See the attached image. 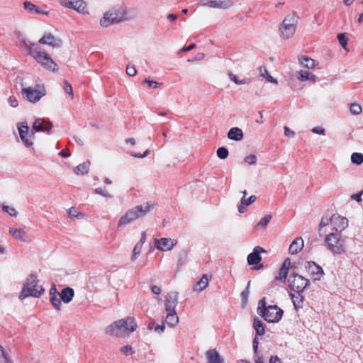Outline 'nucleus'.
Here are the masks:
<instances>
[{
  "mask_svg": "<svg viewBox=\"0 0 363 363\" xmlns=\"http://www.w3.org/2000/svg\"><path fill=\"white\" fill-rule=\"evenodd\" d=\"M22 42L28 50V54L31 55L45 68L52 72L58 69L57 65L52 60L50 55L45 52L40 51L37 45L26 38H23Z\"/></svg>",
  "mask_w": 363,
  "mask_h": 363,
  "instance_id": "nucleus-1",
  "label": "nucleus"
},
{
  "mask_svg": "<svg viewBox=\"0 0 363 363\" xmlns=\"http://www.w3.org/2000/svg\"><path fill=\"white\" fill-rule=\"evenodd\" d=\"M155 206L156 203L147 201L143 204L138 205L129 209L126 211L125 214L119 219L118 227L128 225L132 221L145 216L147 213L153 210Z\"/></svg>",
  "mask_w": 363,
  "mask_h": 363,
  "instance_id": "nucleus-2",
  "label": "nucleus"
},
{
  "mask_svg": "<svg viewBox=\"0 0 363 363\" xmlns=\"http://www.w3.org/2000/svg\"><path fill=\"white\" fill-rule=\"evenodd\" d=\"M137 328L135 318L127 317L115 321L106 328V333L111 336L124 337L127 333L133 332Z\"/></svg>",
  "mask_w": 363,
  "mask_h": 363,
  "instance_id": "nucleus-3",
  "label": "nucleus"
},
{
  "mask_svg": "<svg viewBox=\"0 0 363 363\" xmlns=\"http://www.w3.org/2000/svg\"><path fill=\"white\" fill-rule=\"evenodd\" d=\"M266 304L265 297L259 301L257 313L267 322H279L282 318L284 313L283 311L276 305L266 306Z\"/></svg>",
  "mask_w": 363,
  "mask_h": 363,
  "instance_id": "nucleus-4",
  "label": "nucleus"
},
{
  "mask_svg": "<svg viewBox=\"0 0 363 363\" xmlns=\"http://www.w3.org/2000/svg\"><path fill=\"white\" fill-rule=\"evenodd\" d=\"M326 248L334 255H342L346 251V239L340 232H332L324 239Z\"/></svg>",
  "mask_w": 363,
  "mask_h": 363,
  "instance_id": "nucleus-5",
  "label": "nucleus"
},
{
  "mask_svg": "<svg viewBox=\"0 0 363 363\" xmlns=\"http://www.w3.org/2000/svg\"><path fill=\"white\" fill-rule=\"evenodd\" d=\"M38 277L35 274H30L26 280L19 298L23 299L28 296L40 297L45 291L43 286H38Z\"/></svg>",
  "mask_w": 363,
  "mask_h": 363,
  "instance_id": "nucleus-6",
  "label": "nucleus"
},
{
  "mask_svg": "<svg viewBox=\"0 0 363 363\" xmlns=\"http://www.w3.org/2000/svg\"><path fill=\"white\" fill-rule=\"evenodd\" d=\"M297 20L294 16H287L279 27V31L281 38L286 40L291 38L296 30Z\"/></svg>",
  "mask_w": 363,
  "mask_h": 363,
  "instance_id": "nucleus-7",
  "label": "nucleus"
},
{
  "mask_svg": "<svg viewBox=\"0 0 363 363\" xmlns=\"http://www.w3.org/2000/svg\"><path fill=\"white\" fill-rule=\"evenodd\" d=\"M288 282L291 289L298 294L303 293L304 289L309 284L308 279L297 274H291L288 279Z\"/></svg>",
  "mask_w": 363,
  "mask_h": 363,
  "instance_id": "nucleus-8",
  "label": "nucleus"
},
{
  "mask_svg": "<svg viewBox=\"0 0 363 363\" xmlns=\"http://www.w3.org/2000/svg\"><path fill=\"white\" fill-rule=\"evenodd\" d=\"M123 21L122 15L118 10L112 9L106 12L100 20V25L103 27H108L113 23H117Z\"/></svg>",
  "mask_w": 363,
  "mask_h": 363,
  "instance_id": "nucleus-9",
  "label": "nucleus"
},
{
  "mask_svg": "<svg viewBox=\"0 0 363 363\" xmlns=\"http://www.w3.org/2000/svg\"><path fill=\"white\" fill-rule=\"evenodd\" d=\"M22 95L28 101L36 103L45 95V91L44 89H39L32 87H23Z\"/></svg>",
  "mask_w": 363,
  "mask_h": 363,
  "instance_id": "nucleus-10",
  "label": "nucleus"
},
{
  "mask_svg": "<svg viewBox=\"0 0 363 363\" xmlns=\"http://www.w3.org/2000/svg\"><path fill=\"white\" fill-rule=\"evenodd\" d=\"M20 138L26 147H30L33 145V140L35 137L33 131L29 133V127L26 122L21 123L18 126Z\"/></svg>",
  "mask_w": 363,
  "mask_h": 363,
  "instance_id": "nucleus-11",
  "label": "nucleus"
},
{
  "mask_svg": "<svg viewBox=\"0 0 363 363\" xmlns=\"http://www.w3.org/2000/svg\"><path fill=\"white\" fill-rule=\"evenodd\" d=\"M60 4L69 9H74L82 13H87L86 4L83 0H59Z\"/></svg>",
  "mask_w": 363,
  "mask_h": 363,
  "instance_id": "nucleus-12",
  "label": "nucleus"
},
{
  "mask_svg": "<svg viewBox=\"0 0 363 363\" xmlns=\"http://www.w3.org/2000/svg\"><path fill=\"white\" fill-rule=\"evenodd\" d=\"M305 268L315 281L320 280L324 274L322 267L316 264L313 261L306 262L305 264Z\"/></svg>",
  "mask_w": 363,
  "mask_h": 363,
  "instance_id": "nucleus-13",
  "label": "nucleus"
},
{
  "mask_svg": "<svg viewBox=\"0 0 363 363\" xmlns=\"http://www.w3.org/2000/svg\"><path fill=\"white\" fill-rule=\"evenodd\" d=\"M178 303V293L171 292L167 294L164 301V308L167 313L176 312L175 308Z\"/></svg>",
  "mask_w": 363,
  "mask_h": 363,
  "instance_id": "nucleus-14",
  "label": "nucleus"
},
{
  "mask_svg": "<svg viewBox=\"0 0 363 363\" xmlns=\"http://www.w3.org/2000/svg\"><path fill=\"white\" fill-rule=\"evenodd\" d=\"M52 128V123L44 118H37L33 124V130L36 132H44L48 134L50 133Z\"/></svg>",
  "mask_w": 363,
  "mask_h": 363,
  "instance_id": "nucleus-15",
  "label": "nucleus"
},
{
  "mask_svg": "<svg viewBox=\"0 0 363 363\" xmlns=\"http://www.w3.org/2000/svg\"><path fill=\"white\" fill-rule=\"evenodd\" d=\"M330 220L333 225L334 232H340L341 233L348 226V220L338 215H333Z\"/></svg>",
  "mask_w": 363,
  "mask_h": 363,
  "instance_id": "nucleus-16",
  "label": "nucleus"
},
{
  "mask_svg": "<svg viewBox=\"0 0 363 363\" xmlns=\"http://www.w3.org/2000/svg\"><path fill=\"white\" fill-rule=\"evenodd\" d=\"M177 242L171 238L155 239V245L157 249L162 251H169L176 245Z\"/></svg>",
  "mask_w": 363,
  "mask_h": 363,
  "instance_id": "nucleus-17",
  "label": "nucleus"
},
{
  "mask_svg": "<svg viewBox=\"0 0 363 363\" xmlns=\"http://www.w3.org/2000/svg\"><path fill=\"white\" fill-rule=\"evenodd\" d=\"M39 43L48 45L52 47L60 48L62 46V41L61 39L56 38L51 33H45L40 40Z\"/></svg>",
  "mask_w": 363,
  "mask_h": 363,
  "instance_id": "nucleus-18",
  "label": "nucleus"
},
{
  "mask_svg": "<svg viewBox=\"0 0 363 363\" xmlns=\"http://www.w3.org/2000/svg\"><path fill=\"white\" fill-rule=\"evenodd\" d=\"M265 250L259 246H256L253 249V252L250 253L247 256V263L250 265H254L258 264L261 259L262 257L260 256L261 252H265Z\"/></svg>",
  "mask_w": 363,
  "mask_h": 363,
  "instance_id": "nucleus-19",
  "label": "nucleus"
},
{
  "mask_svg": "<svg viewBox=\"0 0 363 363\" xmlns=\"http://www.w3.org/2000/svg\"><path fill=\"white\" fill-rule=\"evenodd\" d=\"M291 260L289 258H286L279 271V274L276 276L275 280H279L284 283L289 274V270L291 266Z\"/></svg>",
  "mask_w": 363,
  "mask_h": 363,
  "instance_id": "nucleus-20",
  "label": "nucleus"
},
{
  "mask_svg": "<svg viewBox=\"0 0 363 363\" xmlns=\"http://www.w3.org/2000/svg\"><path fill=\"white\" fill-rule=\"evenodd\" d=\"M208 363H223V359L216 349L209 350L206 353Z\"/></svg>",
  "mask_w": 363,
  "mask_h": 363,
  "instance_id": "nucleus-21",
  "label": "nucleus"
},
{
  "mask_svg": "<svg viewBox=\"0 0 363 363\" xmlns=\"http://www.w3.org/2000/svg\"><path fill=\"white\" fill-rule=\"evenodd\" d=\"M303 247V240L301 238H296L290 245L289 251L291 255H296Z\"/></svg>",
  "mask_w": 363,
  "mask_h": 363,
  "instance_id": "nucleus-22",
  "label": "nucleus"
},
{
  "mask_svg": "<svg viewBox=\"0 0 363 363\" xmlns=\"http://www.w3.org/2000/svg\"><path fill=\"white\" fill-rule=\"evenodd\" d=\"M233 1H216V0H209L208 2V6L211 8H216V9H228L232 6Z\"/></svg>",
  "mask_w": 363,
  "mask_h": 363,
  "instance_id": "nucleus-23",
  "label": "nucleus"
},
{
  "mask_svg": "<svg viewBox=\"0 0 363 363\" xmlns=\"http://www.w3.org/2000/svg\"><path fill=\"white\" fill-rule=\"evenodd\" d=\"M74 296V291L72 288L65 287L64 288L60 294V298L65 303H69Z\"/></svg>",
  "mask_w": 363,
  "mask_h": 363,
  "instance_id": "nucleus-24",
  "label": "nucleus"
},
{
  "mask_svg": "<svg viewBox=\"0 0 363 363\" xmlns=\"http://www.w3.org/2000/svg\"><path fill=\"white\" fill-rule=\"evenodd\" d=\"M228 138L230 140H233L235 141H240L243 138V132L242 130L237 127H234L230 129L228 133Z\"/></svg>",
  "mask_w": 363,
  "mask_h": 363,
  "instance_id": "nucleus-25",
  "label": "nucleus"
},
{
  "mask_svg": "<svg viewBox=\"0 0 363 363\" xmlns=\"http://www.w3.org/2000/svg\"><path fill=\"white\" fill-rule=\"evenodd\" d=\"M289 296L293 302L294 306L296 311L300 308H302L303 306V299L304 297L302 295V293L300 294L295 295L292 293L289 294Z\"/></svg>",
  "mask_w": 363,
  "mask_h": 363,
  "instance_id": "nucleus-26",
  "label": "nucleus"
},
{
  "mask_svg": "<svg viewBox=\"0 0 363 363\" xmlns=\"http://www.w3.org/2000/svg\"><path fill=\"white\" fill-rule=\"evenodd\" d=\"M23 8L30 13H42L45 15H48V13L47 11H41L38 6L28 1L23 2Z\"/></svg>",
  "mask_w": 363,
  "mask_h": 363,
  "instance_id": "nucleus-27",
  "label": "nucleus"
},
{
  "mask_svg": "<svg viewBox=\"0 0 363 363\" xmlns=\"http://www.w3.org/2000/svg\"><path fill=\"white\" fill-rule=\"evenodd\" d=\"M9 233L17 240L23 242L29 241L28 239H27L26 233L23 229L10 228Z\"/></svg>",
  "mask_w": 363,
  "mask_h": 363,
  "instance_id": "nucleus-28",
  "label": "nucleus"
},
{
  "mask_svg": "<svg viewBox=\"0 0 363 363\" xmlns=\"http://www.w3.org/2000/svg\"><path fill=\"white\" fill-rule=\"evenodd\" d=\"M90 167V162L86 161L79 164L74 169V172L77 174L84 175L88 174Z\"/></svg>",
  "mask_w": 363,
  "mask_h": 363,
  "instance_id": "nucleus-29",
  "label": "nucleus"
},
{
  "mask_svg": "<svg viewBox=\"0 0 363 363\" xmlns=\"http://www.w3.org/2000/svg\"><path fill=\"white\" fill-rule=\"evenodd\" d=\"M253 328H255V330L256 331L257 335H262L265 333V328H264V325L263 323L262 322L261 320H259L257 318L254 319Z\"/></svg>",
  "mask_w": 363,
  "mask_h": 363,
  "instance_id": "nucleus-30",
  "label": "nucleus"
},
{
  "mask_svg": "<svg viewBox=\"0 0 363 363\" xmlns=\"http://www.w3.org/2000/svg\"><path fill=\"white\" fill-rule=\"evenodd\" d=\"M165 322L170 327L175 326L179 322V317L177 313H167L165 318Z\"/></svg>",
  "mask_w": 363,
  "mask_h": 363,
  "instance_id": "nucleus-31",
  "label": "nucleus"
},
{
  "mask_svg": "<svg viewBox=\"0 0 363 363\" xmlns=\"http://www.w3.org/2000/svg\"><path fill=\"white\" fill-rule=\"evenodd\" d=\"M208 285V278L206 274H203L200 280L196 283L194 291H202Z\"/></svg>",
  "mask_w": 363,
  "mask_h": 363,
  "instance_id": "nucleus-32",
  "label": "nucleus"
},
{
  "mask_svg": "<svg viewBox=\"0 0 363 363\" xmlns=\"http://www.w3.org/2000/svg\"><path fill=\"white\" fill-rule=\"evenodd\" d=\"M298 79L301 81L313 80L314 81L315 76L310 73L308 70H301L298 73Z\"/></svg>",
  "mask_w": 363,
  "mask_h": 363,
  "instance_id": "nucleus-33",
  "label": "nucleus"
},
{
  "mask_svg": "<svg viewBox=\"0 0 363 363\" xmlns=\"http://www.w3.org/2000/svg\"><path fill=\"white\" fill-rule=\"evenodd\" d=\"M300 63L307 68H313L315 67V63L313 59L308 57H301L300 60Z\"/></svg>",
  "mask_w": 363,
  "mask_h": 363,
  "instance_id": "nucleus-34",
  "label": "nucleus"
},
{
  "mask_svg": "<svg viewBox=\"0 0 363 363\" xmlns=\"http://www.w3.org/2000/svg\"><path fill=\"white\" fill-rule=\"evenodd\" d=\"M351 161L353 164L357 165L361 164L363 162V154L359 152H354L351 155Z\"/></svg>",
  "mask_w": 363,
  "mask_h": 363,
  "instance_id": "nucleus-35",
  "label": "nucleus"
},
{
  "mask_svg": "<svg viewBox=\"0 0 363 363\" xmlns=\"http://www.w3.org/2000/svg\"><path fill=\"white\" fill-rule=\"evenodd\" d=\"M259 72L261 76L265 77L269 82L277 83V81L268 74L267 70L264 67H259Z\"/></svg>",
  "mask_w": 363,
  "mask_h": 363,
  "instance_id": "nucleus-36",
  "label": "nucleus"
},
{
  "mask_svg": "<svg viewBox=\"0 0 363 363\" xmlns=\"http://www.w3.org/2000/svg\"><path fill=\"white\" fill-rule=\"evenodd\" d=\"M61 298L60 296H52L50 298V301L52 306L56 310H60L61 309Z\"/></svg>",
  "mask_w": 363,
  "mask_h": 363,
  "instance_id": "nucleus-37",
  "label": "nucleus"
},
{
  "mask_svg": "<svg viewBox=\"0 0 363 363\" xmlns=\"http://www.w3.org/2000/svg\"><path fill=\"white\" fill-rule=\"evenodd\" d=\"M142 247H143V245H141V243H138V242L136 243V245H135V247L133 248V255L131 256L132 261H135L138 258V256L141 252Z\"/></svg>",
  "mask_w": 363,
  "mask_h": 363,
  "instance_id": "nucleus-38",
  "label": "nucleus"
},
{
  "mask_svg": "<svg viewBox=\"0 0 363 363\" xmlns=\"http://www.w3.org/2000/svg\"><path fill=\"white\" fill-rule=\"evenodd\" d=\"M217 156L222 160L226 159L229 155L228 150L226 147H220L217 150Z\"/></svg>",
  "mask_w": 363,
  "mask_h": 363,
  "instance_id": "nucleus-39",
  "label": "nucleus"
},
{
  "mask_svg": "<svg viewBox=\"0 0 363 363\" xmlns=\"http://www.w3.org/2000/svg\"><path fill=\"white\" fill-rule=\"evenodd\" d=\"M272 218V216L271 214L266 215L259 220V222L257 223V226H259L262 228H266V226L269 223Z\"/></svg>",
  "mask_w": 363,
  "mask_h": 363,
  "instance_id": "nucleus-40",
  "label": "nucleus"
},
{
  "mask_svg": "<svg viewBox=\"0 0 363 363\" xmlns=\"http://www.w3.org/2000/svg\"><path fill=\"white\" fill-rule=\"evenodd\" d=\"M337 39L340 44L342 46L343 48H346L347 44V37L345 33H340L337 35Z\"/></svg>",
  "mask_w": 363,
  "mask_h": 363,
  "instance_id": "nucleus-41",
  "label": "nucleus"
},
{
  "mask_svg": "<svg viewBox=\"0 0 363 363\" xmlns=\"http://www.w3.org/2000/svg\"><path fill=\"white\" fill-rule=\"evenodd\" d=\"M350 109L351 113L354 115H358L362 112V106L355 103L351 104Z\"/></svg>",
  "mask_w": 363,
  "mask_h": 363,
  "instance_id": "nucleus-42",
  "label": "nucleus"
},
{
  "mask_svg": "<svg viewBox=\"0 0 363 363\" xmlns=\"http://www.w3.org/2000/svg\"><path fill=\"white\" fill-rule=\"evenodd\" d=\"M121 352L125 355H131L134 353L133 349L130 345H125L120 349Z\"/></svg>",
  "mask_w": 363,
  "mask_h": 363,
  "instance_id": "nucleus-43",
  "label": "nucleus"
},
{
  "mask_svg": "<svg viewBox=\"0 0 363 363\" xmlns=\"http://www.w3.org/2000/svg\"><path fill=\"white\" fill-rule=\"evenodd\" d=\"M250 284V281H249L247 283L246 289L241 292V297H242V300L243 303H246L247 301V297L250 294V290H249Z\"/></svg>",
  "mask_w": 363,
  "mask_h": 363,
  "instance_id": "nucleus-44",
  "label": "nucleus"
},
{
  "mask_svg": "<svg viewBox=\"0 0 363 363\" xmlns=\"http://www.w3.org/2000/svg\"><path fill=\"white\" fill-rule=\"evenodd\" d=\"M249 205L250 204H247V201L245 199V198H242L240 203L238 206V211L241 213H244L245 208Z\"/></svg>",
  "mask_w": 363,
  "mask_h": 363,
  "instance_id": "nucleus-45",
  "label": "nucleus"
},
{
  "mask_svg": "<svg viewBox=\"0 0 363 363\" xmlns=\"http://www.w3.org/2000/svg\"><path fill=\"white\" fill-rule=\"evenodd\" d=\"M244 160L249 164H255L257 162V157L255 155H250L246 156Z\"/></svg>",
  "mask_w": 363,
  "mask_h": 363,
  "instance_id": "nucleus-46",
  "label": "nucleus"
},
{
  "mask_svg": "<svg viewBox=\"0 0 363 363\" xmlns=\"http://www.w3.org/2000/svg\"><path fill=\"white\" fill-rule=\"evenodd\" d=\"M95 192L96 194H99L104 197H106V198H111V195H110L108 191L104 189H102V188H96L95 189Z\"/></svg>",
  "mask_w": 363,
  "mask_h": 363,
  "instance_id": "nucleus-47",
  "label": "nucleus"
},
{
  "mask_svg": "<svg viewBox=\"0 0 363 363\" xmlns=\"http://www.w3.org/2000/svg\"><path fill=\"white\" fill-rule=\"evenodd\" d=\"M3 210L8 213L11 216H16L17 215L16 209L9 206H4Z\"/></svg>",
  "mask_w": 363,
  "mask_h": 363,
  "instance_id": "nucleus-48",
  "label": "nucleus"
},
{
  "mask_svg": "<svg viewBox=\"0 0 363 363\" xmlns=\"http://www.w3.org/2000/svg\"><path fill=\"white\" fill-rule=\"evenodd\" d=\"M64 90L66 93L73 98V89L72 85L67 82H65Z\"/></svg>",
  "mask_w": 363,
  "mask_h": 363,
  "instance_id": "nucleus-49",
  "label": "nucleus"
},
{
  "mask_svg": "<svg viewBox=\"0 0 363 363\" xmlns=\"http://www.w3.org/2000/svg\"><path fill=\"white\" fill-rule=\"evenodd\" d=\"M126 73L130 77H133L137 74L136 69L133 65H128L126 67Z\"/></svg>",
  "mask_w": 363,
  "mask_h": 363,
  "instance_id": "nucleus-50",
  "label": "nucleus"
},
{
  "mask_svg": "<svg viewBox=\"0 0 363 363\" xmlns=\"http://www.w3.org/2000/svg\"><path fill=\"white\" fill-rule=\"evenodd\" d=\"M8 102L12 107H16L18 105L17 99L13 96H11L9 98Z\"/></svg>",
  "mask_w": 363,
  "mask_h": 363,
  "instance_id": "nucleus-51",
  "label": "nucleus"
},
{
  "mask_svg": "<svg viewBox=\"0 0 363 363\" xmlns=\"http://www.w3.org/2000/svg\"><path fill=\"white\" fill-rule=\"evenodd\" d=\"M143 82L148 84L150 87L157 88V87H159L160 86V83H158V82H157L155 81H152V80H149V79H145L143 81Z\"/></svg>",
  "mask_w": 363,
  "mask_h": 363,
  "instance_id": "nucleus-52",
  "label": "nucleus"
},
{
  "mask_svg": "<svg viewBox=\"0 0 363 363\" xmlns=\"http://www.w3.org/2000/svg\"><path fill=\"white\" fill-rule=\"evenodd\" d=\"M60 294L57 292L56 286L53 284L50 289L49 295L50 298L52 296H60Z\"/></svg>",
  "mask_w": 363,
  "mask_h": 363,
  "instance_id": "nucleus-53",
  "label": "nucleus"
},
{
  "mask_svg": "<svg viewBox=\"0 0 363 363\" xmlns=\"http://www.w3.org/2000/svg\"><path fill=\"white\" fill-rule=\"evenodd\" d=\"M67 213H68L69 216H70L79 218V213H78L76 208H74V207L69 208Z\"/></svg>",
  "mask_w": 363,
  "mask_h": 363,
  "instance_id": "nucleus-54",
  "label": "nucleus"
},
{
  "mask_svg": "<svg viewBox=\"0 0 363 363\" xmlns=\"http://www.w3.org/2000/svg\"><path fill=\"white\" fill-rule=\"evenodd\" d=\"M329 223V220L328 218L326 217H323L321 220H320V223L319 224V228H318V230L320 231V228L325 227V226H327Z\"/></svg>",
  "mask_w": 363,
  "mask_h": 363,
  "instance_id": "nucleus-55",
  "label": "nucleus"
},
{
  "mask_svg": "<svg viewBox=\"0 0 363 363\" xmlns=\"http://www.w3.org/2000/svg\"><path fill=\"white\" fill-rule=\"evenodd\" d=\"M284 135L287 137H294L295 135V132L293 130H291L287 126L284 127Z\"/></svg>",
  "mask_w": 363,
  "mask_h": 363,
  "instance_id": "nucleus-56",
  "label": "nucleus"
},
{
  "mask_svg": "<svg viewBox=\"0 0 363 363\" xmlns=\"http://www.w3.org/2000/svg\"><path fill=\"white\" fill-rule=\"evenodd\" d=\"M149 153V150H146L143 154H140V153H135V152H132L131 153V155L133 157H138V158H144Z\"/></svg>",
  "mask_w": 363,
  "mask_h": 363,
  "instance_id": "nucleus-57",
  "label": "nucleus"
},
{
  "mask_svg": "<svg viewBox=\"0 0 363 363\" xmlns=\"http://www.w3.org/2000/svg\"><path fill=\"white\" fill-rule=\"evenodd\" d=\"M363 194V191L359 192V194H354L351 196V199L352 200H355L357 202L362 201V195Z\"/></svg>",
  "mask_w": 363,
  "mask_h": 363,
  "instance_id": "nucleus-58",
  "label": "nucleus"
},
{
  "mask_svg": "<svg viewBox=\"0 0 363 363\" xmlns=\"http://www.w3.org/2000/svg\"><path fill=\"white\" fill-rule=\"evenodd\" d=\"M165 329L164 324L157 325L154 328V330L158 333H162Z\"/></svg>",
  "mask_w": 363,
  "mask_h": 363,
  "instance_id": "nucleus-59",
  "label": "nucleus"
},
{
  "mask_svg": "<svg viewBox=\"0 0 363 363\" xmlns=\"http://www.w3.org/2000/svg\"><path fill=\"white\" fill-rule=\"evenodd\" d=\"M312 132L319 135H325V130L319 127H315L312 129Z\"/></svg>",
  "mask_w": 363,
  "mask_h": 363,
  "instance_id": "nucleus-60",
  "label": "nucleus"
},
{
  "mask_svg": "<svg viewBox=\"0 0 363 363\" xmlns=\"http://www.w3.org/2000/svg\"><path fill=\"white\" fill-rule=\"evenodd\" d=\"M269 363H282V361L277 356H272L269 359Z\"/></svg>",
  "mask_w": 363,
  "mask_h": 363,
  "instance_id": "nucleus-61",
  "label": "nucleus"
},
{
  "mask_svg": "<svg viewBox=\"0 0 363 363\" xmlns=\"http://www.w3.org/2000/svg\"><path fill=\"white\" fill-rule=\"evenodd\" d=\"M151 291L154 294L159 295L161 293V289L157 286H152L151 287Z\"/></svg>",
  "mask_w": 363,
  "mask_h": 363,
  "instance_id": "nucleus-62",
  "label": "nucleus"
},
{
  "mask_svg": "<svg viewBox=\"0 0 363 363\" xmlns=\"http://www.w3.org/2000/svg\"><path fill=\"white\" fill-rule=\"evenodd\" d=\"M195 47H196V45L194 43H191V45H189L187 47H184L181 50V51L182 52H188V51H190V50H193Z\"/></svg>",
  "mask_w": 363,
  "mask_h": 363,
  "instance_id": "nucleus-63",
  "label": "nucleus"
},
{
  "mask_svg": "<svg viewBox=\"0 0 363 363\" xmlns=\"http://www.w3.org/2000/svg\"><path fill=\"white\" fill-rule=\"evenodd\" d=\"M255 363H264L263 357L262 355H255Z\"/></svg>",
  "mask_w": 363,
  "mask_h": 363,
  "instance_id": "nucleus-64",
  "label": "nucleus"
}]
</instances>
